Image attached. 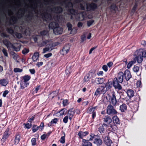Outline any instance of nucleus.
<instances>
[{
	"label": "nucleus",
	"instance_id": "nucleus-5",
	"mask_svg": "<svg viewBox=\"0 0 146 146\" xmlns=\"http://www.w3.org/2000/svg\"><path fill=\"white\" fill-rule=\"evenodd\" d=\"M108 96L110 104H111L113 106H116L117 101L116 98L115 92H112L111 94L110 95L108 94Z\"/></svg>",
	"mask_w": 146,
	"mask_h": 146
},
{
	"label": "nucleus",
	"instance_id": "nucleus-61",
	"mask_svg": "<svg viewBox=\"0 0 146 146\" xmlns=\"http://www.w3.org/2000/svg\"><path fill=\"white\" fill-rule=\"evenodd\" d=\"M102 69L106 72H107L108 70V66L106 65H103L102 67Z\"/></svg>",
	"mask_w": 146,
	"mask_h": 146
},
{
	"label": "nucleus",
	"instance_id": "nucleus-17",
	"mask_svg": "<svg viewBox=\"0 0 146 146\" xmlns=\"http://www.w3.org/2000/svg\"><path fill=\"white\" fill-rule=\"evenodd\" d=\"M31 78V76L28 75H26L23 76V79L24 80L25 83V87H27V86L29 85V83L28 82H27L29 81Z\"/></svg>",
	"mask_w": 146,
	"mask_h": 146
},
{
	"label": "nucleus",
	"instance_id": "nucleus-14",
	"mask_svg": "<svg viewBox=\"0 0 146 146\" xmlns=\"http://www.w3.org/2000/svg\"><path fill=\"white\" fill-rule=\"evenodd\" d=\"M123 74L125 78L127 81H128L132 77L130 71L128 70H126Z\"/></svg>",
	"mask_w": 146,
	"mask_h": 146
},
{
	"label": "nucleus",
	"instance_id": "nucleus-23",
	"mask_svg": "<svg viewBox=\"0 0 146 146\" xmlns=\"http://www.w3.org/2000/svg\"><path fill=\"white\" fill-rule=\"evenodd\" d=\"M126 93L130 99L134 96V92L132 89H129L127 90Z\"/></svg>",
	"mask_w": 146,
	"mask_h": 146
},
{
	"label": "nucleus",
	"instance_id": "nucleus-47",
	"mask_svg": "<svg viewBox=\"0 0 146 146\" xmlns=\"http://www.w3.org/2000/svg\"><path fill=\"white\" fill-rule=\"evenodd\" d=\"M98 84H101L103 83L104 82V79L103 78H98Z\"/></svg>",
	"mask_w": 146,
	"mask_h": 146
},
{
	"label": "nucleus",
	"instance_id": "nucleus-16",
	"mask_svg": "<svg viewBox=\"0 0 146 146\" xmlns=\"http://www.w3.org/2000/svg\"><path fill=\"white\" fill-rule=\"evenodd\" d=\"M124 75L122 72H120L118 73L117 77L115 78H117V80L119 81L118 82L122 83L123 80Z\"/></svg>",
	"mask_w": 146,
	"mask_h": 146
},
{
	"label": "nucleus",
	"instance_id": "nucleus-51",
	"mask_svg": "<svg viewBox=\"0 0 146 146\" xmlns=\"http://www.w3.org/2000/svg\"><path fill=\"white\" fill-rule=\"evenodd\" d=\"M94 22V21L92 19L88 21L87 22V24L88 27H90Z\"/></svg>",
	"mask_w": 146,
	"mask_h": 146
},
{
	"label": "nucleus",
	"instance_id": "nucleus-32",
	"mask_svg": "<svg viewBox=\"0 0 146 146\" xmlns=\"http://www.w3.org/2000/svg\"><path fill=\"white\" fill-rule=\"evenodd\" d=\"M8 81L5 79L0 80V84L2 86H6L8 83Z\"/></svg>",
	"mask_w": 146,
	"mask_h": 146
},
{
	"label": "nucleus",
	"instance_id": "nucleus-60",
	"mask_svg": "<svg viewBox=\"0 0 146 146\" xmlns=\"http://www.w3.org/2000/svg\"><path fill=\"white\" fill-rule=\"evenodd\" d=\"M68 116H66L63 119V122L65 123H67L68 121Z\"/></svg>",
	"mask_w": 146,
	"mask_h": 146
},
{
	"label": "nucleus",
	"instance_id": "nucleus-48",
	"mask_svg": "<svg viewBox=\"0 0 146 146\" xmlns=\"http://www.w3.org/2000/svg\"><path fill=\"white\" fill-rule=\"evenodd\" d=\"M133 69L134 72H138L139 71V67L136 65H134Z\"/></svg>",
	"mask_w": 146,
	"mask_h": 146
},
{
	"label": "nucleus",
	"instance_id": "nucleus-13",
	"mask_svg": "<svg viewBox=\"0 0 146 146\" xmlns=\"http://www.w3.org/2000/svg\"><path fill=\"white\" fill-rule=\"evenodd\" d=\"M70 49V47L69 45H65L64 46L62 49L60 50V53L63 55H64L66 54L68 52Z\"/></svg>",
	"mask_w": 146,
	"mask_h": 146
},
{
	"label": "nucleus",
	"instance_id": "nucleus-35",
	"mask_svg": "<svg viewBox=\"0 0 146 146\" xmlns=\"http://www.w3.org/2000/svg\"><path fill=\"white\" fill-rule=\"evenodd\" d=\"M67 110L66 108H63L60 111H58V113H59L60 116H61L63 115H66L67 113Z\"/></svg>",
	"mask_w": 146,
	"mask_h": 146
},
{
	"label": "nucleus",
	"instance_id": "nucleus-41",
	"mask_svg": "<svg viewBox=\"0 0 146 146\" xmlns=\"http://www.w3.org/2000/svg\"><path fill=\"white\" fill-rule=\"evenodd\" d=\"M38 126L34 124L32 127V131L33 133L36 132L39 129Z\"/></svg>",
	"mask_w": 146,
	"mask_h": 146
},
{
	"label": "nucleus",
	"instance_id": "nucleus-55",
	"mask_svg": "<svg viewBox=\"0 0 146 146\" xmlns=\"http://www.w3.org/2000/svg\"><path fill=\"white\" fill-rule=\"evenodd\" d=\"M60 29H58L57 30H55V32H56L57 34H61L62 33V28H61L60 27Z\"/></svg>",
	"mask_w": 146,
	"mask_h": 146
},
{
	"label": "nucleus",
	"instance_id": "nucleus-54",
	"mask_svg": "<svg viewBox=\"0 0 146 146\" xmlns=\"http://www.w3.org/2000/svg\"><path fill=\"white\" fill-rule=\"evenodd\" d=\"M29 50V49L27 48H25L22 51V53L24 54H26L28 53Z\"/></svg>",
	"mask_w": 146,
	"mask_h": 146
},
{
	"label": "nucleus",
	"instance_id": "nucleus-15",
	"mask_svg": "<svg viewBox=\"0 0 146 146\" xmlns=\"http://www.w3.org/2000/svg\"><path fill=\"white\" fill-rule=\"evenodd\" d=\"M67 112L68 114L67 116L69 117V119L71 121L75 113V112L73 110V109L72 108L67 110Z\"/></svg>",
	"mask_w": 146,
	"mask_h": 146
},
{
	"label": "nucleus",
	"instance_id": "nucleus-40",
	"mask_svg": "<svg viewBox=\"0 0 146 146\" xmlns=\"http://www.w3.org/2000/svg\"><path fill=\"white\" fill-rule=\"evenodd\" d=\"M78 29L76 27H74L70 31V34L74 35L76 34L77 31Z\"/></svg>",
	"mask_w": 146,
	"mask_h": 146
},
{
	"label": "nucleus",
	"instance_id": "nucleus-42",
	"mask_svg": "<svg viewBox=\"0 0 146 146\" xmlns=\"http://www.w3.org/2000/svg\"><path fill=\"white\" fill-rule=\"evenodd\" d=\"M6 31L8 33L11 35L14 34L15 33L11 27L8 28H7Z\"/></svg>",
	"mask_w": 146,
	"mask_h": 146
},
{
	"label": "nucleus",
	"instance_id": "nucleus-57",
	"mask_svg": "<svg viewBox=\"0 0 146 146\" xmlns=\"http://www.w3.org/2000/svg\"><path fill=\"white\" fill-rule=\"evenodd\" d=\"M48 42V41L46 40L43 41L40 44V46H45Z\"/></svg>",
	"mask_w": 146,
	"mask_h": 146
},
{
	"label": "nucleus",
	"instance_id": "nucleus-46",
	"mask_svg": "<svg viewBox=\"0 0 146 146\" xmlns=\"http://www.w3.org/2000/svg\"><path fill=\"white\" fill-rule=\"evenodd\" d=\"M13 71L15 73L21 72L23 71V69L19 68H16L14 69Z\"/></svg>",
	"mask_w": 146,
	"mask_h": 146
},
{
	"label": "nucleus",
	"instance_id": "nucleus-58",
	"mask_svg": "<svg viewBox=\"0 0 146 146\" xmlns=\"http://www.w3.org/2000/svg\"><path fill=\"white\" fill-rule=\"evenodd\" d=\"M11 47L13 48L14 50H15L16 51H18L20 50V48H19L17 47L14 45H13V44H12Z\"/></svg>",
	"mask_w": 146,
	"mask_h": 146
},
{
	"label": "nucleus",
	"instance_id": "nucleus-8",
	"mask_svg": "<svg viewBox=\"0 0 146 146\" xmlns=\"http://www.w3.org/2000/svg\"><path fill=\"white\" fill-rule=\"evenodd\" d=\"M102 137L103 139L104 143L107 146H111V144L113 142L109 135H108L106 136L105 135H103Z\"/></svg>",
	"mask_w": 146,
	"mask_h": 146
},
{
	"label": "nucleus",
	"instance_id": "nucleus-31",
	"mask_svg": "<svg viewBox=\"0 0 146 146\" xmlns=\"http://www.w3.org/2000/svg\"><path fill=\"white\" fill-rule=\"evenodd\" d=\"M127 106L126 105L123 103L119 107V110L121 112H125L127 110Z\"/></svg>",
	"mask_w": 146,
	"mask_h": 146
},
{
	"label": "nucleus",
	"instance_id": "nucleus-37",
	"mask_svg": "<svg viewBox=\"0 0 146 146\" xmlns=\"http://www.w3.org/2000/svg\"><path fill=\"white\" fill-rule=\"evenodd\" d=\"M138 6V4L137 2H135L134 5L131 10V12L134 13L136 11Z\"/></svg>",
	"mask_w": 146,
	"mask_h": 146
},
{
	"label": "nucleus",
	"instance_id": "nucleus-6",
	"mask_svg": "<svg viewBox=\"0 0 146 146\" xmlns=\"http://www.w3.org/2000/svg\"><path fill=\"white\" fill-rule=\"evenodd\" d=\"M106 113L109 115H114L117 114V112L113 106L111 104H110L107 108Z\"/></svg>",
	"mask_w": 146,
	"mask_h": 146
},
{
	"label": "nucleus",
	"instance_id": "nucleus-18",
	"mask_svg": "<svg viewBox=\"0 0 146 146\" xmlns=\"http://www.w3.org/2000/svg\"><path fill=\"white\" fill-rule=\"evenodd\" d=\"M52 11L56 13H61L63 11V9L60 6L55 7L53 8Z\"/></svg>",
	"mask_w": 146,
	"mask_h": 146
},
{
	"label": "nucleus",
	"instance_id": "nucleus-44",
	"mask_svg": "<svg viewBox=\"0 0 146 146\" xmlns=\"http://www.w3.org/2000/svg\"><path fill=\"white\" fill-rule=\"evenodd\" d=\"M140 100V98L139 96L138 95H136L134 97L133 101L138 102Z\"/></svg>",
	"mask_w": 146,
	"mask_h": 146
},
{
	"label": "nucleus",
	"instance_id": "nucleus-19",
	"mask_svg": "<svg viewBox=\"0 0 146 146\" xmlns=\"http://www.w3.org/2000/svg\"><path fill=\"white\" fill-rule=\"evenodd\" d=\"M93 143L94 144H96L97 146H100L102 144L103 141L102 139L100 138V137L95 139V140L94 141Z\"/></svg>",
	"mask_w": 146,
	"mask_h": 146
},
{
	"label": "nucleus",
	"instance_id": "nucleus-52",
	"mask_svg": "<svg viewBox=\"0 0 146 146\" xmlns=\"http://www.w3.org/2000/svg\"><path fill=\"white\" fill-rule=\"evenodd\" d=\"M65 134H64V135L62 136L60 138V142L62 143L63 144L65 143Z\"/></svg>",
	"mask_w": 146,
	"mask_h": 146
},
{
	"label": "nucleus",
	"instance_id": "nucleus-25",
	"mask_svg": "<svg viewBox=\"0 0 146 146\" xmlns=\"http://www.w3.org/2000/svg\"><path fill=\"white\" fill-rule=\"evenodd\" d=\"M112 119L113 122L115 125H118L120 124V121L117 115L113 116Z\"/></svg>",
	"mask_w": 146,
	"mask_h": 146
},
{
	"label": "nucleus",
	"instance_id": "nucleus-43",
	"mask_svg": "<svg viewBox=\"0 0 146 146\" xmlns=\"http://www.w3.org/2000/svg\"><path fill=\"white\" fill-rule=\"evenodd\" d=\"M14 34L15 35L17 38L19 39L21 38L22 37V35L21 33L16 32H15Z\"/></svg>",
	"mask_w": 146,
	"mask_h": 146
},
{
	"label": "nucleus",
	"instance_id": "nucleus-45",
	"mask_svg": "<svg viewBox=\"0 0 146 146\" xmlns=\"http://www.w3.org/2000/svg\"><path fill=\"white\" fill-rule=\"evenodd\" d=\"M48 31L46 30H43L40 32V35L42 36H44L47 35Z\"/></svg>",
	"mask_w": 146,
	"mask_h": 146
},
{
	"label": "nucleus",
	"instance_id": "nucleus-56",
	"mask_svg": "<svg viewBox=\"0 0 146 146\" xmlns=\"http://www.w3.org/2000/svg\"><path fill=\"white\" fill-rule=\"evenodd\" d=\"M35 115H34L32 116V117L31 118H29L28 119V121L30 123H31L35 119Z\"/></svg>",
	"mask_w": 146,
	"mask_h": 146
},
{
	"label": "nucleus",
	"instance_id": "nucleus-24",
	"mask_svg": "<svg viewBox=\"0 0 146 146\" xmlns=\"http://www.w3.org/2000/svg\"><path fill=\"white\" fill-rule=\"evenodd\" d=\"M89 140H86L84 139H82V145L83 146H92V144L89 141Z\"/></svg>",
	"mask_w": 146,
	"mask_h": 146
},
{
	"label": "nucleus",
	"instance_id": "nucleus-4",
	"mask_svg": "<svg viewBox=\"0 0 146 146\" xmlns=\"http://www.w3.org/2000/svg\"><path fill=\"white\" fill-rule=\"evenodd\" d=\"M98 106H96L94 107H92L90 108H88L87 111V112L89 114H92V118L91 121L92 122L94 121V119L96 117V110Z\"/></svg>",
	"mask_w": 146,
	"mask_h": 146
},
{
	"label": "nucleus",
	"instance_id": "nucleus-2",
	"mask_svg": "<svg viewBox=\"0 0 146 146\" xmlns=\"http://www.w3.org/2000/svg\"><path fill=\"white\" fill-rule=\"evenodd\" d=\"M62 3L65 5L66 8H68L67 11L68 15H75L78 14L77 11L73 8V5L71 2L69 1L66 3V1L65 0L63 1Z\"/></svg>",
	"mask_w": 146,
	"mask_h": 146
},
{
	"label": "nucleus",
	"instance_id": "nucleus-30",
	"mask_svg": "<svg viewBox=\"0 0 146 146\" xmlns=\"http://www.w3.org/2000/svg\"><path fill=\"white\" fill-rule=\"evenodd\" d=\"M3 43L8 48L10 46L11 47L12 44L7 39H4L3 41Z\"/></svg>",
	"mask_w": 146,
	"mask_h": 146
},
{
	"label": "nucleus",
	"instance_id": "nucleus-59",
	"mask_svg": "<svg viewBox=\"0 0 146 146\" xmlns=\"http://www.w3.org/2000/svg\"><path fill=\"white\" fill-rule=\"evenodd\" d=\"M1 36L2 37L9 38V35H7L5 33H3L1 34Z\"/></svg>",
	"mask_w": 146,
	"mask_h": 146
},
{
	"label": "nucleus",
	"instance_id": "nucleus-39",
	"mask_svg": "<svg viewBox=\"0 0 146 146\" xmlns=\"http://www.w3.org/2000/svg\"><path fill=\"white\" fill-rule=\"evenodd\" d=\"M92 78L90 76L89 74H87L86 76H85L84 78V81L87 82L90 81V78Z\"/></svg>",
	"mask_w": 146,
	"mask_h": 146
},
{
	"label": "nucleus",
	"instance_id": "nucleus-53",
	"mask_svg": "<svg viewBox=\"0 0 146 146\" xmlns=\"http://www.w3.org/2000/svg\"><path fill=\"white\" fill-rule=\"evenodd\" d=\"M23 125L25 126V127L26 128L28 129H30L32 126V124L31 123V124H29V123H24L23 124Z\"/></svg>",
	"mask_w": 146,
	"mask_h": 146
},
{
	"label": "nucleus",
	"instance_id": "nucleus-26",
	"mask_svg": "<svg viewBox=\"0 0 146 146\" xmlns=\"http://www.w3.org/2000/svg\"><path fill=\"white\" fill-rule=\"evenodd\" d=\"M42 18L43 20L45 21H46L48 19L49 17V16L50 14L47 12L41 14Z\"/></svg>",
	"mask_w": 146,
	"mask_h": 146
},
{
	"label": "nucleus",
	"instance_id": "nucleus-20",
	"mask_svg": "<svg viewBox=\"0 0 146 146\" xmlns=\"http://www.w3.org/2000/svg\"><path fill=\"white\" fill-rule=\"evenodd\" d=\"M21 136L19 134L17 133L15 136V138L14 140V143L15 145L18 144L20 141Z\"/></svg>",
	"mask_w": 146,
	"mask_h": 146
},
{
	"label": "nucleus",
	"instance_id": "nucleus-11",
	"mask_svg": "<svg viewBox=\"0 0 146 146\" xmlns=\"http://www.w3.org/2000/svg\"><path fill=\"white\" fill-rule=\"evenodd\" d=\"M58 23L56 21H53L50 22L49 25L50 29H53L54 32L55 31V30H57L60 29Z\"/></svg>",
	"mask_w": 146,
	"mask_h": 146
},
{
	"label": "nucleus",
	"instance_id": "nucleus-1",
	"mask_svg": "<svg viewBox=\"0 0 146 146\" xmlns=\"http://www.w3.org/2000/svg\"><path fill=\"white\" fill-rule=\"evenodd\" d=\"M134 56L133 60L129 61L127 65L128 69H129L132 65L135 64L137 61L138 63H141L143 60V58H146V50L141 49L137 50L134 52Z\"/></svg>",
	"mask_w": 146,
	"mask_h": 146
},
{
	"label": "nucleus",
	"instance_id": "nucleus-21",
	"mask_svg": "<svg viewBox=\"0 0 146 146\" xmlns=\"http://www.w3.org/2000/svg\"><path fill=\"white\" fill-rule=\"evenodd\" d=\"M89 132L88 131H86L85 132L80 131L78 133V135L79 136V138L80 139H83V137L87 136Z\"/></svg>",
	"mask_w": 146,
	"mask_h": 146
},
{
	"label": "nucleus",
	"instance_id": "nucleus-29",
	"mask_svg": "<svg viewBox=\"0 0 146 146\" xmlns=\"http://www.w3.org/2000/svg\"><path fill=\"white\" fill-rule=\"evenodd\" d=\"M96 70L94 69H91L89 71V73L88 74H89L90 76L92 78H93L96 77Z\"/></svg>",
	"mask_w": 146,
	"mask_h": 146
},
{
	"label": "nucleus",
	"instance_id": "nucleus-3",
	"mask_svg": "<svg viewBox=\"0 0 146 146\" xmlns=\"http://www.w3.org/2000/svg\"><path fill=\"white\" fill-rule=\"evenodd\" d=\"M86 5V11H94L98 7L97 4L93 2L87 3Z\"/></svg>",
	"mask_w": 146,
	"mask_h": 146
},
{
	"label": "nucleus",
	"instance_id": "nucleus-27",
	"mask_svg": "<svg viewBox=\"0 0 146 146\" xmlns=\"http://www.w3.org/2000/svg\"><path fill=\"white\" fill-rule=\"evenodd\" d=\"M90 137L89 139V140L90 141H95V139H97L98 137H100V135L97 134L95 135L93 133H91L90 134Z\"/></svg>",
	"mask_w": 146,
	"mask_h": 146
},
{
	"label": "nucleus",
	"instance_id": "nucleus-22",
	"mask_svg": "<svg viewBox=\"0 0 146 146\" xmlns=\"http://www.w3.org/2000/svg\"><path fill=\"white\" fill-rule=\"evenodd\" d=\"M17 21V17L15 16H13L11 18L9 22L10 25H12L16 23Z\"/></svg>",
	"mask_w": 146,
	"mask_h": 146
},
{
	"label": "nucleus",
	"instance_id": "nucleus-7",
	"mask_svg": "<svg viewBox=\"0 0 146 146\" xmlns=\"http://www.w3.org/2000/svg\"><path fill=\"white\" fill-rule=\"evenodd\" d=\"M106 92V90H105L104 86H100L96 90L94 95L100 96L101 94H104Z\"/></svg>",
	"mask_w": 146,
	"mask_h": 146
},
{
	"label": "nucleus",
	"instance_id": "nucleus-36",
	"mask_svg": "<svg viewBox=\"0 0 146 146\" xmlns=\"http://www.w3.org/2000/svg\"><path fill=\"white\" fill-rule=\"evenodd\" d=\"M105 125H103V124L101 126H100L98 129V131L102 134L104 133L105 131V129L104 127Z\"/></svg>",
	"mask_w": 146,
	"mask_h": 146
},
{
	"label": "nucleus",
	"instance_id": "nucleus-49",
	"mask_svg": "<svg viewBox=\"0 0 146 146\" xmlns=\"http://www.w3.org/2000/svg\"><path fill=\"white\" fill-rule=\"evenodd\" d=\"M66 26L69 31H70L72 29V25L70 23H67L66 24Z\"/></svg>",
	"mask_w": 146,
	"mask_h": 146
},
{
	"label": "nucleus",
	"instance_id": "nucleus-64",
	"mask_svg": "<svg viewBox=\"0 0 146 146\" xmlns=\"http://www.w3.org/2000/svg\"><path fill=\"white\" fill-rule=\"evenodd\" d=\"M58 119L57 118H55L54 119H52L50 121V123L51 124L53 123H56L57 121H58Z\"/></svg>",
	"mask_w": 146,
	"mask_h": 146
},
{
	"label": "nucleus",
	"instance_id": "nucleus-28",
	"mask_svg": "<svg viewBox=\"0 0 146 146\" xmlns=\"http://www.w3.org/2000/svg\"><path fill=\"white\" fill-rule=\"evenodd\" d=\"M112 82H109L108 81L106 84H105V86L104 87H105V90H106V91L108 90L109 89H110L112 87Z\"/></svg>",
	"mask_w": 146,
	"mask_h": 146
},
{
	"label": "nucleus",
	"instance_id": "nucleus-33",
	"mask_svg": "<svg viewBox=\"0 0 146 146\" xmlns=\"http://www.w3.org/2000/svg\"><path fill=\"white\" fill-rule=\"evenodd\" d=\"M39 56V53L38 52H35L32 57V59L34 62L36 61L38 59Z\"/></svg>",
	"mask_w": 146,
	"mask_h": 146
},
{
	"label": "nucleus",
	"instance_id": "nucleus-10",
	"mask_svg": "<svg viewBox=\"0 0 146 146\" xmlns=\"http://www.w3.org/2000/svg\"><path fill=\"white\" fill-rule=\"evenodd\" d=\"M9 128H7L4 132L2 137L1 141L3 143L5 142L6 140L9 138L11 134V132L9 131Z\"/></svg>",
	"mask_w": 146,
	"mask_h": 146
},
{
	"label": "nucleus",
	"instance_id": "nucleus-38",
	"mask_svg": "<svg viewBox=\"0 0 146 146\" xmlns=\"http://www.w3.org/2000/svg\"><path fill=\"white\" fill-rule=\"evenodd\" d=\"M110 9L111 11H116L118 8L115 4L112 3L110 6Z\"/></svg>",
	"mask_w": 146,
	"mask_h": 146
},
{
	"label": "nucleus",
	"instance_id": "nucleus-63",
	"mask_svg": "<svg viewBox=\"0 0 146 146\" xmlns=\"http://www.w3.org/2000/svg\"><path fill=\"white\" fill-rule=\"evenodd\" d=\"M2 52L5 56H8V53L7 50L5 48H3L2 50Z\"/></svg>",
	"mask_w": 146,
	"mask_h": 146
},
{
	"label": "nucleus",
	"instance_id": "nucleus-62",
	"mask_svg": "<svg viewBox=\"0 0 146 146\" xmlns=\"http://www.w3.org/2000/svg\"><path fill=\"white\" fill-rule=\"evenodd\" d=\"M51 50L52 49L51 48L48 47H45L43 49V53H45L46 52L48 51L49 50Z\"/></svg>",
	"mask_w": 146,
	"mask_h": 146
},
{
	"label": "nucleus",
	"instance_id": "nucleus-12",
	"mask_svg": "<svg viewBox=\"0 0 146 146\" xmlns=\"http://www.w3.org/2000/svg\"><path fill=\"white\" fill-rule=\"evenodd\" d=\"M104 121L105 123H103V125H105L106 127H108L112 122V119L109 116L107 115L105 116L104 118Z\"/></svg>",
	"mask_w": 146,
	"mask_h": 146
},
{
	"label": "nucleus",
	"instance_id": "nucleus-50",
	"mask_svg": "<svg viewBox=\"0 0 146 146\" xmlns=\"http://www.w3.org/2000/svg\"><path fill=\"white\" fill-rule=\"evenodd\" d=\"M32 145L35 146L36 145V139L35 138H33L31 140Z\"/></svg>",
	"mask_w": 146,
	"mask_h": 146
},
{
	"label": "nucleus",
	"instance_id": "nucleus-9",
	"mask_svg": "<svg viewBox=\"0 0 146 146\" xmlns=\"http://www.w3.org/2000/svg\"><path fill=\"white\" fill-rule=\"evenodd\" d=\"M118 81L117 78H114L112 82V85L115 89L119 91L122 89V87L120 84L121 83Z\"/></svg>",
	"mask_w": 146,
	"mask_h": 146
},
{
	"label": "nucleus",
	"instance_id": "nucleus-34",
	"mask_svg": "<svg viewBox=\"0 0 146 146\" xmlns=\"http://www.w3.org/2000/svg\"><path fill=\"white\" fill-rule=\"evenodd\" d=\"M59 93V91L58 90H56L55 91L50 92L49 94L50 96H51L52 98H53L54 97L56 96L58 93Z\"/></svg>",
	"mask_w": 146,
	"mask_h": 146
}]
</instances>
